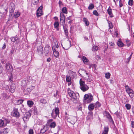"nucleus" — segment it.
<instances>
[{
	"instance_id": "obj_1",
	"label": "nucleus",
	"mask_w": 134,
	"mask_h": 134,
	"mask_svg": "<svg viewBox=\"0 0 134 134\" xmlns=\"http://www.w3.org/2000/svg\"><path fill=\"white\" fill-rule=\"evenodd\" d=\"M80 88L81 89L83 92H85L87 90L89 87L88 86L85 84V82L84 81L80 79Z\"/></svg>"
},
{
	"instance_id": "obj_2",
	"label": "nucleus",
	"mask_w": 134,
	"mask_h": 134,
	"mask_svg": "<svg viewBox=\"0 0 134 134\" xmlns=\"http://www.w3.org/2000/svg\"><path fill=\"white\" fill-rule=\"evenodd\" d=\"M59 109L58 107L53 109L51 114L52 117L54 119L56 118L57 115H59Z\"/></svg>"
},
{
	"instance_id": "obj_3",
	"label": "nucleus",
	"mask_w": 134,
	"mask_h": 134,
	"mask_svg": "<svg viewBox=\"0 0 134 134\" xmlns=\"http://www.w3.org/2000/svg\"><path fill=\"white\" fill-rule=\"evenodd\" d=\"M125 87L126 91L129 94L130 97L132 98L134 96V93L133 90L131 89L128 85H126Z\"/></svg>"
},
{
	"instance_id": "obj_4",
	"label": "nucleus",
	"mask_w": 134,
	"mask_h": 134,
	"mask_svg": "<svg viewBox=\"0 0 134 134\" xmlns=\"http://www.w3.org/2000/svg\"><path fill=\"white\" fill-rule=\"evenodd\" d=\"M68 92L70 97L75 99L77 98L78 94H76L74 92L71 91L69 89H68Z\"/></svg>"
},
{
	"instance_id": "obj_5",
	"label": "nucleus",
	"mask_w": 134,
	"mask_h": 134,
	"mask_svg": "<svg viewBox=\"0 0 134 134\" xmlns=\"http://www.w3.org/2000/svg\"><path fill=\"white\" fill-rule=\"evenodd\" d=\"M61 45L64 49L67 50L71 46V43L70 41H68L64 43L63 46L62 43Z\"/></svg>"
},
{
	"instance_id": "obj_6",
	"label": "nucleus",
	"mask_w": 134,
	"mask_h": 134,
	"mask_svg": "<svg viewBox=\"0 0 134 134\" xmlns=\"http://www.w3.org/2000/svg\"><path fill=\"white\" fill-rule=\"evenodd\" d=\"M67 120L68 122L74 125L76 121V116H71L68 118Z\"/></svg>"
},
{
	"instance_id": "obj_7",
	"label": "nucleus",
	"mask_w": 134,
	"mask_h": 134,
	"mask_svg": "<svg viewBox=\"0 0 134 134\" xmlns=\"http://www.w3.org/2000/svg\"><path fill=\"white\" fill-rule=\"evenodd\" d=\"M15 8V6L14 4L12 3H11L10 4V6L9 8L10 15L12 16L13 15V12Z\"/></svg>"
},
{
	"instance_id": "obj_8",
	"label": "nucleus",
	"mask_w": 134,
	"mask_h": 134,
	"mask_svg": "<svg viewBox=\"0 0 134 134\" xmlns=\"http://www.w3.org/2000/svg\"><path fill=\"white\" fill-rule=\"evenodd\" d=\"M80 75L83 78L88 75V74L86 71L83 69H80L78 71Z\"/></svg>"
},
{
	"instance_id": "obj_9",
	"label": "nucleus",
	"mask_w": 134,
	"mask_h": 134,
	"mask_svg": "<svg viewBox=\"0 0 134 134\" xmlns=\"http://www.w3.org/2000/svg\"><path fill=\"white\" fill-rule=\"evenodd\" d=\"M42 7L41 6L37 9L36 13V15L37 16H40L43 14L42 10Z\"/></svg>"
},
{
	"instance_id": "obj_10",
	"label": "nucleus",
	"mask_w": 134,
	"mask_h": 134,
	"mask_svg": "<svg viewBox=\"0 0 134 134\" xmlns=\"http://www.w3.org/2000/svg\"><path fill=\"white\" fill-rule=\"evenodd\" d=\"M50 48V47L47 44L46 45L44 48V54L46 56L48 55Z\"/></svg>"
},
{
	"instance_id": "obj_11",
	"label": "nucleus",
	"mask_w": 134,
	"mask_h": 134,
	"mask_svg": "<svg viewBox=\"0 0 134 134\" xmlns=\"http://www.w3.org/2000/svg\"><path fill=\"white\" fill-rule=\"evenodd\" d=\"M6 68L8 72H10L13 70L12 66L9 63L6 64Z\"/></svg>"
},
{
	"instance_id": "obj_12",
	"label": "nucleus",
	"mask_w": 134,
	"mask_h": 134,
	"mask_svg": "<svg viewBox=\"0 0 134 134\" xmlns=\"http://www.w3.org/2000/svg\"><path fill=\"white\" fill-rule=\"evenodd\" d=\"M4 10H5L4 12L2 11L1 12H0V19L3 18L7 14V9H5Z\"/></svg>"
},
{
	"instance_id": "obj_13",
	"label": "nucleus",
	"mask_w": 134,
	"mask_h": 134,
	"mask_svg": "<svg viewBox=\"0 0 134 134\" xmlns=\"http://www.w3.org/2000/svg\"><path fill=\"white\" fill-rule=\"evenodd\" d=\"M93 113L92 111H90L88 113V115L87 117V119L90 120L93 119Z\"/></svg>"
},
{
	"instance_id": "obj_14",
	"label": "nucleus",
	"mask_w": 134,
	"mask_h": 134,
	"mask_svg": "<svg viewBox=\"0 0 134 134\" xmlns=\"http://www.w3.org/2000/svg\"><path fill=\"white\" fill-rule=\"evenodd\" d=\"M31 114L29 113H26L23 117V119L24 121H27L29 119V117L30 116Z\"/></svg>"
},
{
	"instance_id": "obj_15",
	"label": "nucleus",
	"mask_w": 134,
	"mask_h": 134,
	"mask_svg": "<svg viewBox=\"0 0 134 134\" xmlns=\"http://www.w3.org/2000/svg\"><path fill=\"white\" fill-rule=\"evenodd\" d=\"M37 52L39 54H42L43 53V48L42 46L40 45L37 47Z\"/></svg>"
},
{
	"instance_id": "obj_16",
	"label": "nucleus",
	"mask_w": 134,
	"mask_h": 134,
	"mask_svg": "<svg viewBox=\"0 0 134 134\" xmlns=\"http://www.w3.org/2000/svg\"><path fill=\"white\" fill-rule=\"evenodd\" d=\"M13 116L17 118L19 117V113L17 109H15L14 110Z\"/></svg>"
},
{
	"instance_id": "obj_17",
	"label": "nucleus",
	"mask_w": 134,
	"mask_h": 134,
	"mask_svg": "<svg viewBox=\"0 0 134 134\" xmlns=\"http://www.w3.org/2000/svg\"><path fill=\"white\" fill-rule=\"evenodd\" d=\"M11 40L12 41L14 42H16L15 43H17L19 42V40L18 39V37L17 36L11 38Z\"/></svg>"
},
{
	"instance_id": "obj_18",
	"label": "nucleus",
	"mask_w": 134,
	"mask_h": 134,
	"mask_svg": "<svg viewBox=\"0 0 134 134\" xmlns=\"http://www.w3.org/2000/svg\"><path fill=\"white\" fill-rule=\"evenodd\" d=\"M106 116L107 118L109 119L110 122H112L113 123H114V121L112 119L109 113L106 114Z\"/></svg>"
},
{
	"instance_id": "obj_19",
	"label": "nucleus",
	"mask_w": 134,
	"mask_h": 134,
	"mask_svg": "<svg viewBox=\"0 0 134 134\" xmlns=\"http://www.w3.org/2000/svg\"><path fill=\"white\" fill-rule=\"evenodd\" d=\"M104 130L102 132V134H108L109 131V128L108 126H105L104 127Z\"/></svg>"
},
{
	"instance_id": "obj_20",
	"label": "nucleus",
	"mask_w": 134,
	"mask_h": 134,
	"mask_svg": "<svg viewBox=\"0 0 134 134\" xmlns=\"http://www.w3.org/2000/svg\"><path fill=\"white\" fill-rule=\"evenodd\" d=\"M64 30L65 35L66 36H68V30L67 29V26L66 25H64L63 27Z\"/></svg>"
},
{
	"instance_id": "obj_21",
	"label": "nucleus",
	"mask_w": 134,
	"mask_h": 134,
	"mask_svg": "<svg viewBox=\"0 0 134 134\" xmlns=\"http://www.w3.org/2000/svg\"><path fill=\"white\" fill-rule=\"evenodd\" d=\"M93 96L91 94H89L88 99L87 100V103H88L91 102L93 99Z\"/></svg>"
},
{
	"instance_id": "obj_22",
	"label": "nucleus",
	"mask_w": 134,
	"mask_h": 134,
	"mask_svg": "<svg viewBox=\"0 0 134 134\" xmlns=\"http://www.w3.org/2000/svg\"><path fill=\"white\" fill-rule=\"evenodd\" d=\"M94 104H90L88 107V108L90 110H92L94 108Z\"/></svg>"
},
{
	"instance_id": "obj_23",
	"label": "nucleus",
	"mask_w": 134,
	"mask_h": 134,
	"mask_svg": "<svg viewBox=\"0 0 134 134\" xmlns=\"http://www.w3.org/2000/svg\"><path fill=\"white\" fill-rule=\"evenodd\" d=\"M9 129L6 128L3 130V131L1 132L0 134H7L9 131Z\"/></svg>"
},
{
	"instance_id": "obj_24",
	"label": "nucleus",
	"mask_w": 134,
	"mask_h": 134,
	"mask_svg": "<svg viewBox=\"0 0 134 134\" xmlns=\"http://www.w3.org/2000/svg\"><path fill=\"white\" fill-rule=\"evenodd\" d=\"M83 21L84 22L86 25L88 26L89 25V22L88 20L86 18H84L83 19Z\"/></svg>"
},
{
	"instance_id": "obj_25",
	"label": "nucleus",
	"mask_w": 134,
	"mask_h": 134,
	"mask_svg": "<svg viewBox=\"0 0 134 134\" xmlns=\"http://www.w3.org/2000/svg\"><path fill=\"white\" fill-rule=\"evenodd\" d=\"M60 21H62V20L65 19V17L63 13L61 12L60 13Z\"/></svg>"
},
{
	"instance_id": "obj_26",
	"label": "nucleus",
	"mask_w": 134,
	"mask_h": 134,
	"mask_svg": "<svg viewBox=\"0 0 134 134\" xmlns=\"http://www.w3.org/2000/svg\"><path fill=\"white\" fill-rule=\"evenodd\" d=\"M27 104L28 106L31 107L34 104V103L32 101L28 100L27 101Z\"/></svg>"
},
{
	"instance_id": "obj_27",
	"label": "nucleus",
	"mask_w": 134,
	"mask_h": 134,
	"mask_svg": "<svg viewBox=\"0 0 134 134\" xmlns=\"http://www.w3.org/2000/svg\"><path fill=\"white\" fill-rule=\"evenodd\" d=\"M3 121L4 122L3 124L4 126H5L7 124L9 123L10 122L7 119H4Z\"/></svg>"
},
{
	"instance_id": "obj_28",
	"label": "nucleus",
	"mask_w": 134,
	"mask_h": 134,
	"mask_svg": "<svg viewBox=\"0 0 134 134\" xmlns=\"http://www.w3.org/2000/svg\"><path fill=\"white\" fill-rule=\"evenodd\" d=\"M107 11L108 14L109 15H111L112 14V10L110 6L107 9Z\"/></svg>"
},
{
	"instance_id": "obj_29",
	"label": "nucleus",
	"mask_w": 134,
	"mask_h": 134,
	"mask_svg": "<svg viewBox=\"0 0 134 134\" xmlns=\"http://www.w3.org/2000/svg\"><path fill=\"white\" fill-rule=\"evenodd\" d=\"M62 13L67 14L68 13L66 7H64L62 9Z\"/></svg>"
},
{
	"instance_id": "obj_30",
	"label": "nucleus",
	"mask_w": 134,
	"mask_h": 134,
	"mask_svg": "<svg viewBox=\"0 0 134 134\" xmlns=\"http://www.w3.org/2000/svg\"><path fill=\"white\" fill-rule=\"evenodd\" d=\"M117 44L119 46L123 47L124 46V44L121 41H119L117 42Z\"/></svg>"
},
{
	"instance_id": "obj_31",
	"label": "nucleus",
	"mask_w": 134,
	"mask_h": 134,
	"mask_svg": "<svg viewBox=\"0 0 134 134\" xmlns=\"http://www.w3.org/2000/svg\"><path fill=\"white\" fill-rule=\"evenodd\" d=\"M89 95L87 94H86L84 95V99L85 100V102L87 103V100L88 99V97H89Z\"/></svg>"
},
{
	"instance_id": "obj_32",
	"label": "nucleus",
	"mask_w": 134,
	"mask_h": 134,
	"mask_svg": "<svg viewBox=\"0 0 134 134\" xmlns=\"http://www.w3.org/2000/svg\"><path fill=\"white\" fill-rule=\"evenodd\" d=\"M98 48V47L96 46H93L92 48V50L93 51H97Z\"/></svg>"
},
{
	"instance_id": "obj_33",
	"label": "nucleus",
	"mask_w": 134,
	"mask_h": 134,
	"mask_svg": "<svg viewBox=\"0 0 134 134\" xmlns=\"http://www.w3.org/2000/svg\"><path fill=\"white\" fill-rule=\"evenodd\" d=\"M53 52L54 55L55 57H57L59 56V53L58 51H57Z\"/></svg>"
},
{
	"instance_id": "obj_34",
	"label": "nucleus",
	"mask_w": 134,
	"mask_h": 134,
	"mask_svg": "<svg viewBox=\"0 0 134 134\" xmlns=\"http://www.w3.org/2000/svg\"><path fill=\"white\" fill-rule=\"evenodd\" d=\"M56 126V123L55 122H52L50 125V127L51 128H54Z\"/></svg>"
},
{
	"instance_id": "obj_35",
	"label": "nucleus",
	"mask_w": 134,
	"mask_h": 134,
	"mask_svg": "<svg viewBox=\"0 0 134 134\" xmlns=\"http://www.w3.org/2000/svg\"><path fill=\"white\" fill-rule=\"evenodd\" d=\"M84 78H85L86 80H87V81L88 82H91V81H92V79L88 78V75L86 76L85 77H84Z\"/></svg>"
},
{
	"instance_id": "obj_36",
	"label": "nucleus",
	"mask_w": 134,
	"mask_h": 134,
	"mask_svg": "<svg viewBox=\"0 0 134 134\" xmlns=\"http://www.w3.org/2000/svg\"><path fill=\"white\" fill-rule=\"evenodd\" d=\"M20 15V13L18 12H15L14 14V16L15 17V18L18 17Z\"/></svg>"
},
{
	"instance_id": "obj_37",
	"label": "nucleus",
	"mask_w": 134,
	"mask_h": 134,
	"mask_svg": "<svg viewBox=\"0 0 134 134\" xmlns=\"http://www.w3.org/2000/svg\"><path fill=\"white\" fill-rule=\"evenodd\" d=\"M94 7V6L93 4H91L88 7V9L89 10H92L93 9Z\"/></svg>"
},
{
	"instance_id": "obj_38",
	"label": "nucleus",
	"mask_w": 134,
	"mask_h": 134,
	"mask_svg": "<svg viewBox=\"0 0 134 134\" xmlns=\"http://www.w3.org/2000/svg\"><path fill=\"white\" fill-rule=\"evenodd\" d=\"M34 88V86H30L29 88H27V90L29 92L31 91Z\"/></svg>"
},
{
	"instance_id": "obj_39",
	"label": "nucleus",
	"mask_w": 134,
	"mask_h": 134,
	"mask_svg": "<svg viewBox=\"0 0 134 134\" xmlns=\"http://www.w3.org/2000/svg\"><path fill=\"white\" fill-rule=\"evenodd\" d=\"M54 25L55 28H57L59 25L58 22V21L55 22L54 24Z\"/></svg>"
},
{
	"instance_id": "obj_40",
	"label": "nucleus",
	"mask_w": 134,
	"mask_h": 134,
	"mask_svg": "<svg viewBox=\"0 0 134 134\" xmlns=\"http://www.w3.org/2000/svg\"><path fill=\"white\" fill-rule=\"evenodd\" d=\"M82 61L84 63H85L87 62L88 59L86 57H83L82 58Z\"/></svg>"
},
{
	"instance_id": "obj_41",
	"label": "nucleus",
	"mask_w": 134,
	"mask_h": 134,
	"mask_svg": "<svg viewBox=\"0 0 134 134\" xmlns=\"http://www.w3.org/2000/svg\"><path fill=\"white\" fill-rule=\"evenodd\" d=\"M45 127V126H44L43 128L41 130L40 133V134H43L46 131V130L44 129Z\"/></svg>"
},
{
	"instance_id": "obj_42",
	"label": "nucleus",
	"mask_w": 134,
	"mask_h": 134,
	"mask_svg": "<svg viewBox=\"0 0 134 134\" xmlns=\"http://www.w3.org/2000/svg\"><path fill=\"white\" fill-rule=\"evenodd\" d=\"M110 74L109 72H108L105 74V77L107 79H109L110 77Z\"/></svg>"
},
{
	"instance_id": "obj_43",
	"label": "nucleus",
	"mask_w": 134,
	"mask_h": 134,
	"mask_svg": "<svg viewBox=\"0 0 134 134\" xmlns=\"http://www.w3.org/2000/svg\"><path fill=\"white\" fill-rule=\"evenodd\" d=\"M40 102L41 103L43 104H45L47 103L46 100L43 99H42L40 100Z\"/></svg>"
},
{
	"instance_id": "obj_44",
	"label": "nucleus",
	"mask_w": 134,
	"mask_h": 134,
	"mask_svg": "<svg viewBox=\"0 0 134 134\" xmlns=\"http://www.w3.org/2000/svg\"><path fill=\"white\" fill-rule=\"evenodd\" d=\"M39 0H32V2L34 5H36L38 3Z\"/></svg>"
},
{
	"instance_id": "obj_45",
	"label": "nucleus",
	"mask_w": 134,
	"mask_h": 134,
	"mask_svg": "<svg viewBox=\"0 0 134 134\" xmlns=\"http://www.w3.org/2000/svg\"><path fill=\"white\" fill-rule=\"evenodd\" d=\"M108 23L109 24V29H112L113 27V26L111 22L110 21H109Z\"/></svg>"
},
{
	"instance_id": "obj_46",
	"label": "nucleus",
	"mask_w": 134,
	"mask_h": 134,
	"mask_svg": "<svg viewBox=\"0 0 134 134\" xmlns=\"http://www.w3.org/2000/svg\"><path fill=\"white\" fill-rule=\"evenodd\" d=\"M125 107L128 110H129L131 108V105L130 104H126L125 105Z\"/></svg>"
},
{
	"instance_id": "obj_47",
	"label": "nucleus",
	"mask_w": 134,
	"mask_h": 134,
	"mask_svg": "<svg viewBox=\"0 0 134 134\" xmlns=\"http://www.w3.org/2000/svg\"><path fill=\"white\" fill-rule=\"evenodd\" d=\"M23 100L21 99H19L16 102L17 104L19 105L22 103Z\"/></svg>"
},
{
	"instance_id": "obj_48",
	"label": "nucleus",
	"mask_w": 134,
	"mask_h": 134,
	"mask_svg": "<svg viewBox=\"0 0 134 134\" xmlns=\"http://www.w3.org/2000/svg\"><path fill=\"white\" fill-rule=\"evenodd\" d=\"M66 80L68 82H70L71 81V78L70 77V76H66Z\"/></svg>"
},
{
	"instance_id": "obj_49",
	"label": "nucleus",
	"mask_w": 134,
	"mask_h": 134,
	"mask_svg": "<svg viewBox=\"0 0 134 134\" xmlns=\"http://www.w3.org/2000/svg\"><path fill=\"white\" fill-rule=\"evenodd\" d=\"M93 14L94 15L96 16H98L99 14L97 11L96 10H94L93 12Z\"/></svg>"
},
{
	"instance_id": "obj_50",
	"label": "nucleus",
	"mask_w": 134,
	"mask_h": 134,
	"mask_svg": "<svg viewBox=\"0 0 134 134\" xmlns=\"http://www.w3.org/2000/svg\"><path fill=\"white\" fill-rule=\"evenodd\" d=\"M60 24H61L63 26H64V25H66L65 24V19L62 20V21H60Z\"/></svg>"
},
{
	"instance_id": "obj_51",
	"label": "nucleus",
	"mask_w": 134,
	"mask_h": 134,
	"mask_svg": "<svg viewBox=\"0 0 134 134\" xmlns=\"http://www.w3.org/2000/svg\"><path fill=\"white\" fill-rule=\"evenodd\" d=\"M133 3V0H129L128 2V4L130 6L132 5Z\"/></svg>"
},
{
	"instance_id": "obj_52",
	"label": "nucleus",
	"mask_w": 134,
	"mask_h": 134,
	"mask_svg": "<svg viewBox=\"0 0 134 134\" xmlns=\"http://www.w3.org/2000/svg\"><path fill=\"white\" fill-rule=\"evenodd\" d=\"M4 122L3 120H0V127H2L4 126Z\"/></svg>"
},
{
	"instance_id": "obj_53",
	"label": "nucleus",
	"mask_w": 134,
	"mask_h": 134,
	"mask_svg": "<svg viewBox=\"0 0 134 134\" xmlns=\"http://www.w3.org/2000/svg\"><path fill=\"white\" fill-rule=\"evenodd\" d=\"M29 134H33L34 133L32 129H30L29 131Z\"/></svg>"
},
{
	"instance_id": "obj_54",
	"label": "nucleus",
	"mask_w": 134,
	"mask_h": 134,
	"mask_svg": "<svg viewBox=\"0 0 134 134\" xmlns=\"http://www.w3.org/2000/svg\"><path fill=\"white\" fill-rule=\"evenodd\" d=\"M109 44L110 46H111V47H114L115 44L113 43L112 42H110V43H109Z\"/></svg>"
},
{
	"instance_id": "obj_55",
	"label": "nucleus",
	"mask_w": 134,
	"mask_h": 134,
	"mask_svg": "<svg viewBox=\"0 0 134 134\" xmlns=\"http://www.w3.org/2000/svg\"><path fill=\"white\" fill-rule=\"evenodd\" d=\"M69 72L70 74H73L74 75H75L76 74V72H73V71H71V70H70L69 71Z\"/></svg>"
},
{
	"instance_id": "obj_56",
	"label": "nucleus",
	"mask_w": 134,
	"mask_h": 134,
	"mask_svg": "<svg viewBox=\"0 0 134 134\" xmlns=\"http://www.w3.org/2000/svg\"><path fill=\"white\" fill-rule=\"evenodd\" d=\"M52 50L53 52L55 51H57V49L55 47V46H54L52 47Z\"/></svg>"
},
{
	"instance_id": "obj_57",
	"label": "nucleus",
	"mask_w": 134,
	"mask_h": 134,
	"mask_svg": "<svg viewBox=\"0 0 134 134\" xmlns=\"http://www.w3.org/2000/svg\"><path fill=\"white\" fill-rule=\"evenodd\" d=\"M119 6L120 7L123 6V4L121 0H119Z\"/></svg>"
},
{
	"instance_id": "obj_58",
	"label": "nucleus",
	"mask_w": 134,
	"mask_h": 134,
	"mask_svg": "<svg viewBox=\"0 0 134 134\" xmlns=\"http://www.w3.org/2000/svg\"><path fill=\"white\" fill-rule=\"evenodd\" d=\"M96 105L97 107H99L100 106V103L98 102H97L96 103Z\"/></svg>"
},
{
	"instance_id": "obj_59",
	"label": "nucleus",
	"mask_w": 134,
	"mask_h": 134,
	"mask_svg": "<svg viewBox=\"0 0 134 134\" xmlns=\"http://www.w3.org/2000/svg\"><path fill=\"white\" fill-rule=\"evenodd\" d=\"M53 120L52 119H50L48 120L47 122V123L49 124L50 123L52 122L53 121Z\"/></svg>"
},
{
	"instance_id": "obj_60",
	"label": "nucleus",
	"mask_w": 134,
	"mask_h": 134,
	"mask_svg": "<svg viewBox=\"0 0 134 134\" xmlns=\"http://www.w3.org/2000/svg\"><path fill=\"white\" fill-rule=\"evenodd\" d=\"M131 127L132 128H134V122L132 121L131 122Z\"/></svg>"
},
{
	"instance_id": "obj_61",
	"label": "nucleus",
	"mask_w": 134,
	"mask_h": 134,
	"mask_svg": "<svg viewBox=\"0 0 134 134\" xmlns=\"http://www.w3.org/2000/svg\"><path fill=\"white\" fill-rule=\"evenodd\" d=\"M14 49L12 48V50L10 51V53L12 54H13L14 53Z\"/></svg>"
},
{
	"instance_id": "obj_62",
	"label": "nucleus",
	"mask_w": 134,
	"mask_h": 134,
	"mask_svg": "<svg viewBox=\"0 0 134 134\" xmlns=\"http://www.w3.org/2000/svg\"><path fill=\"white\" fill-rule=\"evenodd\" d=\"M3 69V67L2 66H0V74L2 72Z\"/></svg>"
},
{
	"instance_id": "obj_63",
	"label": "nucleus",
	"mask_w": 134,
	"mask_h": 134,
	"mask_svg": "<svg viewBox=\"0 0 134 134\" xmlns=\"http://www.w3.org/2000/svg\"><path fill=\"white\" fill-rule=\"evenodd\" d=\"M51 60V59L50 58H47V62H50Z\"/></svg>"
},
{
	"instance_id": "obj_64",
	"label": "nucleus",
	"mask_w": 134,
	"mask_h": 134,
	"mask_svg": "<svg viewBox=\"0 0 134 134\" xmlns=\"http://www.w3.org/2000/svg\"><path fill=\"white\" fill-rule=\"evenodd\" d=\"M6 44L5 43H4L3 45V46L2 48L3 49H5L6 47Z\"/></svg>"
}]
</instances>
